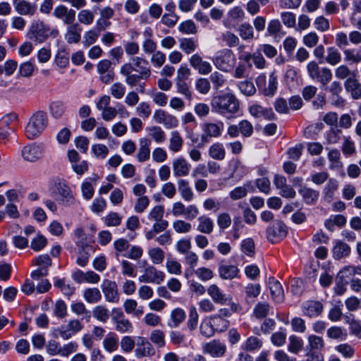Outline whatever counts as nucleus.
<instances>
[{
    "mask_svg": "<svg viewBox=\"0 0 361 361\" xmlns=\"http://www.w3.org/2000/svg\"><path fill=\"white\" fill-rule=\"evenodd\" d=\"M133 63H126L121 67L120 73L126 77V82L133 87L141 80H147L151 75L149 62L141 57H133Z\"/></svg>",
    "mask_w": 361,
    "mask_h": 361,
    "instance_id": "1",
    "label": "nucleus"
},
{
    "mask_svg": "<svg viewBox=\"0 0 361 361\" xmlns=\"http://www.w3.org/2000/svg\"><path fill=\"white\" fill-rule=\"evenodd\" d=\"M212 111L228 118L240 111V102L234 94L226 92L214 97L211 102Z\"/></svg>",
    "mask_w": 361,
    "mask_h": 361,
    "instance_id": "2",
    "label": "nucleus"
},
{
    "mask_svg": "<svg viewBox=\"0 0 361 361\" xmlns=\"http://www.w3.org/2000/svg\"><path fill=\"white\" fill-rule=\"evenodd\" d=\"M48 118L47 114L43 111L35 112L30 118L25 127V135L30 140L39 136L47 126Z\"/></svg>",
    "mask_w": 361,
    "mask_h": 361,
    "instance_id": "3",
    "label": "nucleus"
},
{
    "mask_svg": "<svg viewBox=\"0 0 361 361\" xmlns=\"http://www.w3.org/2000/svg\"><path fill=\"white\" fill-rule=\"evenodd\" d=\"M50 27L44 22L40 20L33 21L27 32V37L36 42H45L51 35Z\"/></svg>",
    "mask_w": 361,
    "mask_h": 361,
    "instance_id": "4",
    "label": "nucleus"
},
{
    "mask_svg": "<svg viewBox=\"0 0 361 361\" xmlns=\"http://www.w3.org/2000/svg\"><path fill=\"white\" fill-rule=\"evenodd\" d=\"M235 57L230 49H223L218 52L213 58L212 61L219 70L224 72H229L235 65Z\"/></svg>",
    "mask_w": 361,
    "mask_h": 361,
    "instance_id": "5",
    "label": "nucleus"
},
{
    "mask_svg": "<svg viewBox=\"0 0 361 361\" xmlns=\"http://www.w3.org/2000/svg\"><path fill=\"white\" fill-rule=\"evenodd\" d=\"M55 192L59 195V202L65 207H69L75 203V197L65 180L58 179L54 182Z\"/></svg>",
    "mask_w": 361,
    "mask_h": 361,
    "instance_id": "6",
    "label": "nucleus"
},
{
    "mask_svg": "<svg viewBox=\"0 0 361 361\" xmlns=\"http://www.w3.org/2000/svg\"><path fill=\"white\" fill-rule=\"evenodd\" d=\"M256 84L259 89H262V92L265 96L272 97L278 88L277 75L274 71L272 72L269 75L268 85H267L266 76L264 74H262L256 78Z\"/></svg>",
    "mask_w": 361,
    "mask_h": 361,
    "instance_id": "7",
    "label": "nucleus"
},
{
    "mask_svg": "<svg viewBox=\"0 0 361 361\" xmlns=\"http://www.w3.org/2000/svg\"><path fill=\"white\" fill-rule=\"evenodd\" d=\"M111 319L116 324L115 329L122 334L131 333L133 324L130 320L126 318L123 312L119 308H114L111 313Z\"/></svg>",
    "mask_w": 361,
    "mask_h": 361,
    "instance_id": "8",
    "label": "nucleus"
},
{
    "mask_svg": "<svg viewBox=\"0 0 361 361\" xmlns=\"http://www.w3.org/2000/svg\"><path fill=\"white\" fill-rule=\"evenodd\" d=\"M224 130V123L219 121V123L207 122L202 124L201 135V141L204 143L209 142L212 137H219Z\"/></svg>",
    "mask_w": 361,
    "mask_h": 361,
    "instance_id": "9",
    "label": "nucleus"
},
{
    "mask_svg": "<svg viewBox=\"0 0 361 361\" xmlns=\"http://www.w3.org/2000/svg\"><path fill=\"white\" fill-rule=\"evenodd\" d=\"M266 233L267 239L274 243L286 236L288 228L282 221L277 220L267 228Z\"/></svg>",
    "mask_w": 361,
    "mask_h": 361,
    "instance_id": "10",
    "label": "nucleus"
},
{
    "mask_svg": "<svg viewBox=\"0 0 361 361\" xmlns=\"http://www.w3.org/2000/svg\"><path fill=\"white\" fill-rule=\"evenodd\" d=\"M101 288L107 302L111 303H118L119 302L120 294L118 286L115 281L104 279L101 285Z\"/></svg>",
    "mask_w": 361,
    "mask_h": 361,
    "instance_id": "11",
    "label": "nucleus"
},
{
    "mask_svg": "<svg viewBox=\"0 0 361 361\" xmlns=\"http://www.w3.org/2000/svg\"><path fill=\"white\" fill-rule=\"evenodd\" d=\"M153 118L157 123L163 124L167 129L174 128L178 125V118L162 109L154 111Z\"/></svg>",
    "mask_w": 361,
    "mask_h": 361,
    "instance_id": "12",
    "label": "nucleus"
},
{
    "mask_svg": "<svg viewBox=\"0 0 361 361\" xmlns=\"http://www.w3.org/2000/svg\"><path fill=\"white\" fill-rule=\"evenodd\" d=\"M76 12L73 8H68L63 4L56 6L54 9L53 16L61 20L66 25L72 24L75 20Z\"/></svg>",
    "mask_w": 361,
    "mask_h": 361,
    "instance_id": "13",
    "label": "nucleus"
},
{
    "mask_svg": "<svg viewBox=\"0 0 361 361\" xmlns=\"http://www.w3.org/2000/svg\"><path fill=\"white\" fill-rule=\"evenodd\" d=\"M165 277L164 272L158 271L154 267L149 266L145 269L144 274L139 277V281L142 283H161Z\"/></svg>",
    "mask_w": 361,
    "mask_h": 361,
    "instance_id": "14",
    "label": "nucleus"
},
{
    "mask_svg": "<svg viewBox=\"0 0 361 361\" xmlns=\"http://www.w3.org/2000/svg\"><path fill=\"white\" fill-rule=\"evenodd\" d=\"M43 151V148L41 145L31 144L23 148L21 155L25 161L35 162L42 157Z\"/></svg>",
    "mask_w": 361,
    "mask_h": 361,
    "instance_id": "15",
    "label": "nucleus"
},
{
    "mask_svg": "<svg viewBox=\"0 0 361 361\" xmlns=\"http://www.w3.org/2000/svg\"><path fill=\"white\" fill-rule=\"evenodd\" d=\"M135 355L137 358L152 357L155 355V349L146 338L139 337L135 350Z\"/></svg>",
    "mask_w": 361,
    "mask_h": 361,
    "instance_id": "16",
    "label": "nucleus"
},
{
    "mask_svg": "<svg viewBox=\"0 0 361 361\" xmlns=\"http://www.w3.org/2000/svg\"><path fill=\"white\" fill-rule=\"evenodd\" d=\"M203 352L209 354L213 357H220L224 355L226 346L219 340H213L203 345Z\"/></svg>",
    "mask_w": 361,
    "mask_h": 361,
    "instance_id": "17",
    "label": "nucleus"
},
{
    "mask_svg": "<svg viewBox=\"0 0 361 361\" xmlns=\"http://www.w3.org/2000/svg\"><path fill=\"white\" fill-rule=\"evenodd\" d=\"M190 65L201 75H207L212 71V65L206 61H203L202 56L195 54L189 59Z\"/></svg>",
    "mask_w": 361,
    "mask_h": 361,
    "instance_id": "18",
    "label": "nucleus"
},
{
    "mask_svg": "<svg viewBox=\"0 0 361 361\" xmlns=\"http://www.w3.org/2000/svg\"><path fill=\"white\" fill-rule=\"evenodd\" d=\"M268 286L272 300L276 303H281L285 298L284 291L281 283L274 277H269Z\"/></svg>",
    "mask_w": 361,
    "mask_h": 361,
    "instance_id": "19",
    "label": "nucleus"
},
{
    "mask_svg": "<svg viewBox=\"0 0 361 361\" xmlns=\"http://www.w3.org/2000/svg\"><path fill=\"white\" fill-rule=\"evenodd\" d=\"M207 291V294L211 297L214 302L216 304L224 305L231 300V298L225 294L216 284L209 286Z\"/></svg>",
    "mask_w": 361,
    "mask_h": 361,
    "instance_id": "20",
    "label": "nucleus"
},
{
    "mask_svg": "<svg viewBox=\"0 0 361 361\" xmlns=\"http://www.w3.org/2000/svg\"><path fill=\"white\" fill-rule=\"evenodd\" d=\"M173 173L175 177L187 176L190 171L191 165L183 157H178L173 161Z\"/></svg>",
    "mask_w": 361,
    "mask_h": 361,
    "instance_id": "21",
    "label": "nucleus"
},
{
    "mask_svg": "<svg viewBox=\"0 0 361 361\" xmlns=\"http://www.w3.org/2000/svg\"><path fill=\"white\" fill-rule=\"evenodd\" d=\"M344 88L353 99H361V82L357 78H347L344 82Z\"/></svg>",
    "mask_w": 361,
    "mask_h": 361,
    "instance_id": "22",
    "label": "nucleus"
},
{
    "mask_svg": "<svg viewBox=\"0 0 361 361\" xmlns=\"http://www.w3.org/2000/svg\"><path fill=\"white\" fill-rule=\"evenodd\" d=\"M64 38L68 44H77L81 39L82 27L78 23L68 25Z\"/></svg>",
    "mask_w": 361,
    "mask_h": 361,
    "instance_id": "23",
    "label": "nucleus"
},
{
    "mask_svg": "<svg viewBox=\"0 0 361 361\" xmlns=\"http://www.w3.org/2000/svg\"><path fill=\"white\" fill-rule=\"evenodd\" d=\"M333 256L336 259L348 257L351 252L350 247L341 240H336L333 247Z\"/></svg>",
    "mask_w": 361,
    "mask_h": 361,
    "instance_id": "24",
    "label": "nucleus"
},
{
    "mask_svg": "<svg viewBox=\"0 0 361 361\" xmlns=\"http://www.w3.org/2000/svg\"><path fill=\"white\" fill-rule=\"evenodd\" d=\"M14 8L16 11L22 16H34L37 9L36 4L30 3L25 0L15 4Z\"/></svg>",
    "mask_w": 361,
    "mask_h": 361,
    "instance_id": "25",
    "label": "nucleus"
},
{
    "mask_svg": "<svg viewBox=\"0 0 361 361\" xmlns=\"http://www.w3.org/2000/svg\"><path fill=\"white\" fill-rule=\"evenodd\" d=\"M240 270L237 266L221 264L219 267V277L224 280H232L238 278Z\"/></svg>",
    "mask_w": 361,
    "mask_h": 361,
    "instance_id": "26",
    "label": "nucleus"
},
{
    "mask_svg": "<svg viewBox=\"0 0 361 361\" xmlns=\"http://www.w3.org/2000/svg\"><path fill=\"white\" fill-rule=\"evenodd\" d=\"M152 142L149 138H141L140 140V147L137 154V159L140 162L146 161L150 157V146Z\"/></svg>",
    "mask_w": 361,
    "mask_h": 361,
    "instance_id": "27",
    "label": "nucleus"
},
{
    "mask_svg": "<svg viewBox=\"0 0 361 361\" xmlns=\"http://www.w3.org/2000/svg\"><path fill=\"white\" fill-rule=\"evenodd\" d=\"M185 318V312L183 309L177 307L171 311L167 324L171 328H177Z\"/></svg>",
    "mask_w": 361,
    "mask_h": 361,
    "instance_id": "28",
    "label": "nucleus"
},
{
    "mask_svg": "<svg viewBox=\"0 0 361 361\" xmlns=\"http://www.w3.org/2000/svg\"><path fill=\"white\" fill-rule=\"evenodd\" d=\"M178 192L181 197L186 202H190L194 198V193L190 186L189 182L185 179L177 180Z\"/></svg>",
    "mask_w": 361,
    "mask_h": 361,
    "instance_id": "29",
    "label": "nucleus"
},
{
    "mask_svg": "<svg viewBox=\"0 0 361 361\" xmlns=\"http://www.w3.org/2000/svg\"><path fill=\"white\" fill-rule=\"evenodd\" d=\"M51 116L56 119L61 118L66 111L65 103L61 100L51 101L49 105Z\"/></svg>",
    "mask_w": 361,
    "mask_h": 361,
    "instance_id": "30",
    "label": "nucleus"
},
{
    "mask_svg": "<svg viewBox=\"0 0 361 361\" xmlns=\"http://www.w3.org/2000/svg\"><path fill=\"white\" fill-rule=\"evenodd\" d=\"M198 225L197 230L205 234H210L214 230V222L212 219L205 215H202L198 217Z\"/></svg>",
    "mask_w": 361,
    "mask_h": 361,
    "instance_id": "31",
    "label": "nucleus"
},
{
    "mask_svg": "<svg viewBox=\"0 0 361 361\" xmlns=\"http://www.w3.org/2000/svg\"><path fill=\"white\" fill-rule=\"evenodd\" d=\"M77 246L79 247L78 257L76 262L80 267H85L87 265L89 260V254L85 249L92 250V247L85 244L84 241H78L76 243Z\"/></svg>",
    "mask_w": 361,
    "mask_h": 361,
    "instance_id": "32",
    "label": "nucleus"
},
{
    "mask_svg": "<svg viewBox=\"0 0 361 361\" xmlns=\"http://www.w3.org/2000/svg\"><path fill=\"white\" fill-rule=\"evenodd\" d=\"M103 347L108 353L116 351L118 348V338L114 332L109 333L103 341Z\"/></svg>",
    "mask_w": 361,
    "mask_h": 361,
    "instance_id": "33",
    "label": "nucleus"
},
{
    "mask_svg": "<svg viewBox=\"0 0 361 361\" xmlns=\"http://www.w3.org/2000/svg\"><path fill=\"white\" fill-rule=\"evenodd\" d=\"M179 43L180 49L186 54L193 53L198 47L197 40L192 37L179 39Z\"/></svg>",
    "mask_w": 361,
    "mask_h": 361,
    "instance_id": "34",
    "label": "nucleus"
},
{
    "mask_svg": "<svg viewBox=\"0 0 361 361\" xmlns=\"http://www.w3.org/2000/svg\"><path fill=\"white\" fill-rule=\"evenodd\" d=\"M209 321L211 322L216 332H224L227 330L229 326V322L225 318L221 317L217 314H214L209 317Z\"/></svg>",
    "mask_w": 361,
    "mask_h": 361,
    "instance_id": "35",
    "label": "nucleus"
},
{
    "mask_svg": "<svg viewBox=\"0 0 361 361\" xmlns=\"http://www.w3.org/2000/svg\"><path fill=\"white\" fill-rule=\"evenodd\" d=\"M356 272V267L353 266L345 267L338 274L337 280H340L344 284H348L353 279Z\"/></svg>",
    "mask_w": 361,
    "mask_h": 361,
    "instance_id": "36",
    "label": "nucleus"
},
{
    "mask_svg": "<svg viewBox=\"0 0 361 361\" xmlns=\"http://www.w3.org/2000/svg\"><path fill=\"white\" fill-rule=\"evenodd\" d=\"M338 186V181L335 179H329L323 190V199L329 203L332 201L335 191Z\"/></svg>",
    "mask_w": 361,
    "mask_h": 361,
    "instance_id": "37",
    "label": "nucleus"
},
{
    "mask_svg": "<svg viewBox=\"0 0 361 361\" xmlns=\"http://www.w3.org/2000/svg\"><path fill=\"white\" fill-rule=\"evenodd\" d=\"M125 312L129 314H134L136 317H140L144 313L143 307H137V302L133 299H127L123 303Z\"/></svg>",
    "mask_w": 361,
    "mask_h": 361,
    "instance_id": "38",
    "label": "nucleus"
},
{
    "mask_svg": "<svg viewBox=\"0 0 361 361\" xmlns=\"http://www.w3.org/2000/svg\"><path fill=\"white\" fill-rule=\"evenodd\" d=\"M183 144V140L180 133L177 130L172 131L169 139V149L173 152H178L180 151Z\"/></svg>",
    "mask_w": 361,
    "mask_h": 361,
    "instance_id": "39",
    "label": "nucleus"
},
{
    "mask_svg": "<svg viewBox=\"0 0 361 361\" xmlns=\"http://www.w3.org/2000/svg\"><path fill=\"white\" fill-rule=\"evenodd\" d=\"M83 298L88 303H97L102 299V293L97 288H88L83 292Z\"/></svg>",
    "mask_w": 361,
    "mask_h": 361,
    "instance_id": "40",
    "label": "nucleus"
},
{
    "mask_svg": "<svg viewBox=\"0 0 361 361\" xmlns=\"http://www.w3.org/2000/svg\"><path fill=\"white\" fill-rule=\"evenodd\" d=\"M271 310L267 302H259L253 309V315L258 319H264Z\"/></svg>",
    "mask_w": 361,
    "mask_h": 361,
    "instance_id": "41",
    "label": "nucleus"
},
{
    "mask_svg": "<svg viewBox=\"0 0 361 361\" xmlns=\"http://www.w3.org/2000/svg\"><path fill=\"white\" fill-rule=\"evenodd\" d=\"M209 154L214 159L223 160L226 156L223 144L216 142L211 145L209 149Z\"/></svg>",
    "mask_w": 361,
    "mask_h": 361,
    "instance_id": "42",
    "label": "nucleus"
},
{
    "mask_svg": "<svg viewBox=\"0 0 361 361\" xmlns=\"http://www.w3.org/2000/svg\"><path fill=\"white\" fill-rule=\"evenodd\" d=\"M78 22L85 25H90L93 23L94 14L89 9H81L78 13Z\"/></svg>",
    "mask_w": 361,
    "mask_h": 361,
    "instance_id": "43",
    "label": "nucleus"
},
{
    "mask_svg": "<svg viewBox=\"0 0 361 361\" xmlns=\"http://www.w3.org/2000/svg\"><path fill=\"white\" fill-rule=\"evenodd\" d=\"M149 135L157 142L162 143L166 140L165 132L159 126H151L147 128Z\"/></svg>",
    "mask_w": 361,
    "mask_h": 361,
    "instance_id": "44",
    "label": "nucleus"
},
{
    "mask_svg": "<svg viewBox=\"0 0 361 361\" xmlns=\"http://www.w3.org/2000/svg\"><path fill=\"white\" fill-rule=\"evenodd\" d=\"M345 61L353 63L361 62V46L359 49H345L344 51Z\"/></svg>",
    "mask_w": 361,
    "mask_h": 361,
    "instance_id": "45",
    "label": "nucleus"
},
{
    "mask_svg": "<svg viewBox=\"0 0 361 361\" xmlns=\"http://www.w3.org/2000/svg\"><path fill=\"white\" fill-rule=\"evenodd\" d=\"M326 333L328 336L332 339L344 341L348 336L346 330L341 326H332L327 330Z\"/></svg>",
    "mask_w": 361,
    "mask_h": 361,
    "instance_id": "46",
    "label": "nucleus"
},
{
    "mask_svg": "<svg viewBox=\"0 0 361 361\" xmlns=\"http://www.w3.org/2000/svg\"><path fill=\"white\" fill-rule=\"evenodd\" d=\"M99 35L100 32H99V31L95 28L85 32L83 35L82 41L84 47L87 48L92 44H94L97 42Z\"/></svg>",
    "mask_w": 361,
    "mask_h": 361,
    "instance_id": "47",
    "label": "nucleus"
},
{
    "mask_svg": "<svg viewBox=\"0 0 361 361\" xmlns=\"http://www.w3.org/2000/svg\"><path fill=\"white\" fill-rule=\"evenodd\" d=\"M149 339L158 348H163L166 345L165 334L161 330H153L150 334Z\"/></svg>",
    "mask_w": 361,
    "mask_h": 361,
    "instance_id": "48",
    "label": "nucleus"
},
{
    "mask_svg": "<svg viewBox=\"0 0 361 361\" xmlns=\"http://www.w3.org/2000/svg\"><path fill=\"white\" fill-rule=\"evenodd\" d=\"M54 286L59 288L65 295L71 296L75 292V288L69 283H66L64 279L56 278L54 279Z\"/></svg>",
    "mask_w": 361,
    "mask_h": 361,
    "instance_id": "49",
    "label": "nucleus"
},
{
    "mask_svg": "<svg viewBox=\"0 0 361 361\" xmlns=\"http://www.w3.org/2000/svg\"><path fill=\"white\" fill-rule=\"evenodd\" d=\"M245 298L255 300L261 293V286L258 283H248L245 288Z\"/></svg>",
    "mask_w": 361,
    "mask_h": 361,
    "instance_id": "50",
    "label": "nucleus"
},
{
    "mask_svg": "<svg viewBox=\"0 0 361 361\" xmlns=\"http://www.w3.org/2000/svg\"><path fill=\"white\" fill-rule=\"evenodd\" d=\"M262 341L255 336H250L243 345V348L247 351L259 350L262 346Z\"/></svg>",
    "mask_w": 361,
    "mask_h": 361,
    "instance_id": "51",
    "label": "nucleus"
},
{
    "mask_svg": "<svg viewBox=\"0 0 361 361\" xmlns=\"http://www.w3.org/2000/svg\"><path fill=\"white\" fill-rule=\"evenodd\" d=\"M71 310L77 315H84V319L89 322L91 318V313L87 310L82 302H75L71 305Z\"/></svg>",
    "mask_w": 361,
    "mask_h": 361,
    "instance_id": "52",
    "label": "nucleus"
},
{
    "mask_svg": "<svg viewBox=\"0 0 361 361\" xmlns=\"http://www.w3.org/2000/svg\"><path fill=\"white\" fill-rule=\"evenodd\" d=\"M104 221L106 226H118L121 224L122 216L117 212H111L104 217Z\"/></svg>",
    "mask_w": 361,
    "mask_h": 361,
    "instance_id": "53",
    "label": "nucleus"
},
{
    "mask_svg": "<svg viewBox=\"0 0 361 361\" xmlns=\"http://www.w3.org/2000/svg\"><path fill=\"white\" fill-rule=\"evenodd\" d=\"M178 30L185 35H195L197 32L195 23L191 20L182 22L178 25Z\"/></svg>",
    "mask_w": 361,
    "mask_h": 361,
    "instance_id": "54",
    "label": "nucleus"
},
{
    "mask_svg": "<svg viewBox=\"0 0 361 361\" xmlns=\"http://www.w3.org/2000/svg\"><path fill=\"white\" fill-rule=\"evenodd\" d=\"M199 315L197 309L195 306L192 305L189 310V317L187 322L188 328L190 331H194L198 324Z\"/></svg>",
    "mask_w": 361,
    "mask_h": 361,
    "instance_id": "55",
    "label": "nucleus"
},
{
    "mask_svg": "<svg viewBox=\"0 0 361 361\" xmlns=\"http://www.w3.org/2000/svg\"><path fill=\"white\" fill-rule=\"evenodd\" d=\"M231 222V217L227 212H222L217 216L216 223L221 231L230 227Z\"/></svg>",
    "mask_w": 361,
    "mask_h": 361,
    "instance_id": "56",
    "label": "nucleus"
},
{
    "mask_svg": "<svg viewBox=\"0 0 361 361\" xmlns=\"http://www.w3.org/2000/svg\"><path fill=\"white\" fill-rule=\"evenodd\" d=\"M92 314L94 318L102 322H106L109 318L108 309L102 305L95 307L93 309Z\"/></svg>",
    "mask_w": 361,
    "mask_h": 361,
    "instance_id": "57",
    "label": "nucleus"
},
{
    "mask_svg": "<svg viewBox=\"0 0 361 361\" xmlns=\"http://www.w3.org/2000/svg\"><path fill=\"white\" fill-rule=\"evenodd\" d=\"M239 35L243 39H251L254 37L253 28L250 24L245 23L238 27Z\"/></svg>",
    "mask_w": 361,
    "mask_h": 361,
    "instance_id": "58",
    "label": "nucleus"
},
{
    "mask_svg": "<svg viewBox=\"0 0 361 361\" xmlns=\"http://www.w3.org/2000/svg\"><path fill=\"white\" fill-rule=\"evenodd\" d=\"M335 349L337 352L341 353L345 358H352L355 354L354 348L347 343L338 345L337 346H336Z\"/></svg>",
    "mask_w": 361,
    "mask_h": 361,
    "instance_id": "59",
    "label": "nucleus"
},
{
    "mask_svg": "<svg viewBox=\"0 0 361 361\" xmlns=\"http://www.w3.org/2000/svg\"><path fill=\"white\" fill-rule=\"evenodd\" d=\"M171 342L178 346L186 345V336L178 331H171L169 334Z\"/></svg>",
    "mask_w": 361,
    "mask_h": 361,
    "instance_id": "60",
    "label": "nucleus"
},
{
    "mask_svg": "<svg viewBox=\"0 0 361 361\" xmlns=\"http://www.w3.org/2000/svg\"><path fill=\"white\" fill-rule=\"evenodd\" d=\"M188 80L175 81L177 92L185 97L188 100L192 99V92L188 84Z\"/></svg>",
    "mask_w": 361,
    "mask_h": 361,
    "instance_id": "61",
    "label": "nucleus"
},
{
    "mask_svg": "<svg viewBox=\"0 0 361 361\" xmlns=\"http://www.w3.org/2000/svg\"><path fill=\"white\" fill-rule=\"evenodd\" d=\"M341 154L338 149H331L328 153V159L331 162V167L339 169L343 166V164L340 161Z\"/></svg>",
    "mask_w": 361,
    "mask_h": 361,
    "instance_id": "62",
    "label": "nucleus"
},
{
    "mask_svg": "<svg viewBox=\"0 0 361 361\" xmlns=\"http://www.w3.org/2000/svg\"><path fill=\"white\" fill-rule=\"evenodd\" d=\"M148 254L154 264H161L164 259V252L160 247L149 249Z\"/></svg>",
    "mask_w": 361,
    "mask_h": 361,
    "instance_id": "63",
    "label": "nucleus"
},
{
    "mask_svg": "<svg viewBox=\"0 0 361 361\" xmlns=\"http://www.w3.org/2000/svg\"><path fill=\"white\" fill-rule=\"evenodd\" d=\"M173 228L178 233H186L190 231L192 225L183 220H176L173 223Z\"/></svg>",
    "mask_w": 361,
    "mask_h": 361,
    "instance_id": "64",
    "label": "nucleus"
}]
</instances>
